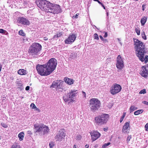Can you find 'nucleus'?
Returning <instances> with one entry per match:
<instances>
[{
    "label": "nucleus",
    "instance_id": "f257e3e1",
    "mask_svg": "<svg viewBox=\"0 0 148 148\" xmlns=\"http://www.w3.org/2000/svg\"><path fill=\"white\" fill-rule=\"evenodd\" d=\"M134 39L137 56L142 62H145V64L147 63L148 62V56L146 55L144 57L145 54L146 53L145 45L138 39L134 38Z\"/></svg>",
    "mask_w": 148,
    "mask_h": 148
},
{
    "label": "nucleus",
    "instance_id": "f03ea898",
    "mask_svg": "<svg viewBox=\"0 0 148 148\" xmlns=\"http://www.w3.org/2000/svg\"><path fill=\"white\" fill-rule=\"evenodd\" d=\"M36 69L38 73L42 76H47L51 73L45 64L37 65Z\"/></svg>",
    "mask_w": 148,
    "mask_h": 148
},
{
    "label": "nucleus",
    "instance_id": "7ed1b4c3",
    "mask_svg": "<svg viewBox=\"0 0 148 148\" xmlns=\"http://www.w3.org/2000/svg\"><path fill=\"white\" fill-rule=\"evenodd\" d=\"M89 106L90 110L93 112L97 110L100 107V101L97 99L92 98L89 101Z\"/></svg>",
    "mask_w": 148,
    "mask_h": 148
},
{
    "label": "nucleus",
    "instance_id": "20e7f679",
    "mask_svg": "<svg viewBox=\"0 0 148 148\" xmlns=\"http://www.w3.org/2000/svg\"><path fill=\"white\" fill-rule=\"evenodd\" d=\"M42 46L40 44L34 42L29 47L28 52L32 55H37L42 49Z\"/></svg>",
    "mask_w": 148,
    "mask_h": 148
},
{
    "label": "nucleus",
    "instance_id": "39448f33",
    "mask_svg": "<svg viewBox=\"0 0 148 148\" xmlns=\"http://www.w3.org/2000/svg\"><path fill=\"white\" fill-rule=\"evenodd\" d=\"M109 115L106 114H102L95 117V123L98 125H103L106 123L108 120Z\"/></svg>",
    "mask_w": 148,
    "mask_h": 148
},
{
    "label": "nucleus",
    "instance_id": "423d86ee",
    "mask_svg": "<svg viewBox=\"0 0 148 148\" xmlns=\"http://www.w3.org/2000/svg\"><path fill=\"white\" fill-rule=\"evenodd\" d=\"M35 130V133H39L43 130V134H47L49 131V129L47 126L42 124L40 125L37 123L34 125Z\"/></svg>",
    "mask_w": 148,
    "mask_h": 148
},
{
    "label": "nucleus",
    "instance_id": "0eeeda50",
    "mask_svg": "<svg viewBox=\"0 0 148 148\" xmlns=\"http://www.w3.org/2000/svg\"><path fill=\"white\" fill-rule=\"evenodd\" d=\"M37 6L41 10L44 11L45 7H52L53 3L46 0H38L36 1Z\"/></svg>",
    "mask_w": 148,
    "mask_h": 148
},
{
    "label": "nucleus",
    "instance_id": "6e6552de",
    "mask_svg": "<svg viewBox=\"0 0 148 148\" xmlns=\"http://www.w3.org/2000/svg\"><path fill=\"white\" fill-rule=\"evenodd\" d=\"M57 64V62L56 59L55 58H51L45 64L51 73L56 69Z\"/></svg>",
    "mask_w": 148,
    "mask_h": 148
},
{
    "label": "nucleus",
    "instance_id": "1a4fd4ad",
    "mask_svg": "<svg viewBox=\"0 0 148 148\" xmlns=\"http://www.w3.org/2000/svg\"><path fill=\"white\" fill-rule=\"evenodd\" d=\"M64 129H61L56 134L55 137L56 142H61L64 141L66 134L64 131Z\"/></svg>",
    "mask_w": 148,
    "mask_h": 148
},
{
    "label": "nucleus",
    "instance_id": "9d476101",
    "mask_svg": "<svg viewBox=\"0 0 148 148\" xmlns=\"http://www.w3.org/2000/svg\"><path fill=\"white\" fill-rule=\"evenodd\" d=\"M121 89L122 87L120 85L115 84L111 87L110 92L112 95H116L119 92Z\"/></svg>",
    "mask_w": 148,
    "mask_h": 148
},
{
    "label": "nucleus",
    "instance_id": "9b49d317",
    "mask_svg": "<svg viewBox=\"0 0 148 148\" xmlns=\"http://www.w3.org/2000/svg\"><path fill=\"white\" fill-rule=\"evenodd\" d=\"M116 66L117 68L119 70H121L124 66L123 61L120 55L118 56L116 58Z\"/></svg>",
    "mask_w": 148,
    "mask_h": 148
},
{
    "label": "nucleus",
    "instance_id": "f8f14e48",
    "mask_svg": "<svg viewBox=\"0 0 148 148\" xmlns=\"http://www.w3.org/2000/svg\"><path fill=\"white\" fill-rule=\"evenodd\" d=\"M52 7L50 11V13L55 14L59 13L60 12V8L59 5L53 4Z\"/></svg>",
    "mask_w": 148,
    "mask_h": 148
},
{
    "label": "nucleus",
    "instance_id": "ddd939ff",
    "mask_svg": "<svg viewBox=\"0 0 148 148\" xmlns=\"http://www.w3.org/2000/svg\"><path fill=\"white\" fill-rule=\"evenodd\" d=\"M76 36L75 34H72L69 36L68 38L64 40L65 44H70L73 42L75 40Z\"/></svg>",
    "mask_w": 148,
    "mask_h": 148
},
{
    "label": "nucleus",
    "instance_id": "4468645a",
    "mask_svg": "<svg viewBox=\"0 0 148 148\" xmlns=\"http://www.w3.org/2000/svg\"><path fill=\"white\" fill-rule=\"evenodd\" d=\"M91 136L92 141L93 142L98 138L100 136L101 134L98 132L93 131L90 133Z\"/></svg>",
    "mask_w": 148,
    "mask_h": 148
},
{
    "label": "nucleus",
    "instance_id": "2eb2a0df",
    "mask_svg": "<svg viewBox=\"0 0 148 148\" xmlns=\"http://www.w3.org/2000/svg\"><path fill=\"white\" fill-rule=\"evenodd\" d=\"M77 91V90H71L68 93L69 98L70 99L71 101H73V99H74L77 96L78 93Z\"/></svg>",
    "mask_w": 148,
    "mask_h": 148
},
{
    "label": "nucleus",
    "instance_id": "dca6fc26",
    "mask_svg": "<svg viewBox=\"0 0 148 148\" xmlns=\"http://www.w3.org/2000/svg\"><path fill=\"white\" fill-rule=\"evenodd\" d=\"M130 122H126L123 126L122 132L123 133L126 134L128 133V130L130 129Z\"/></svg>",
    "mask_w": 148,
    "mask_h": 148
},
{
    "label": "nucleus",
    "instance_id": "f3484780",
    "mask_svg": "<svg viewBox=\"0 0 148 148\" xmlns=\"http://www.w3.org/2000/svg\"><path fill=\"white\" fill-rule=\"evenodd\" d=\"M18 23L24 25H29L30 23L29 21L26 18L23 17H20L19 18Z\"/></svg>",
    "mask_w": 148,
    "mask_h": 148
},
{
    "label": "nucleus",
    "instance_id": "a211bd4d",
    "mask_svg": "<svg viewBox=\"0 0 148 148\" xmlns=\"http://www.w3.org/2000/svg\"><path fill=\"white\" fill-rule=\"evenodd\" d=\"M140 74L144 77H146L148 74V71L147 70L146 66H143L142 67V69L140 71Z\"/></svg>",
    "mask_w": 148,
    "mask_h": 148
},
{
    "label": "nucleus",
    "instance_id": "6ab92c4d",
    "mask_svg": "<svg viewBox=\"0 0 148 148\" xmlns=\"http://www.w3.org/2000/svg\"><path fill=\"white\" fill-rule=\"evenodd\" d=\"M64 80L66 83L69 85L72 84L74 82V80L72 79H70L66 77H65Z\"/></svg>",
    "mask_w": 148,
    "mask_h": 148
},
{
    "label": "nucleus",
    "instance_id": "aec40b11",
    "mask_svg": "<svg viewBox=\"0 0 148 148\" xmlns=\"http://www.w3.org/2000/svg\"><path fill=\"white\" fill-rule=\"evenodd\" d=\"M26 70L24 69H20L18 71V73L21 75H25L26 73Z\"/></svg>",
    "mask_w": 148,
    "mask_h": 148
},
{
    "label": "nucleus",
    "instance_id": "412c9836",
    "mask_svg": "<svg viewBox=\"0 0 148 148\" xmlns=\"http://www.w3.org/2000/svg\"><path fill=\"white\" fill-rule=\"evenodd\" d=\"M24 136V133L23 132H21L18 134V137L20 141H22L23 140Z\"/></svg>",
    "mask_w": 148,
    "mask_h": 148
},
{
    "label": "nucleus",
    "instance_id": "4be33fe9",
    "mask_svg": "<svg viewBox=\"0 0 148 148\" xmlns=\"http://www.w3.org/2000/svg\"><path fill=\"white\" fill-rule=\"evenodd\" d=\"M60 82V80H57L56 81H54L51 86V88L57 87L58 84Z\"/></svg>",
    "mask_w": 148,
    "mask_h": 148
},
{
    "label": "nucleus",
    "instance_id": "5701e85b",
    "mask_svg": "<svg viewBox=\"0 0 148 148\" xmlns=\"http://www.w3.org/2000/svg\"><path fill=\"white\" fill-rule=\"evenodd\" d=\"M147 19V16H144L142 18L140 21V23L142 25H143L146 23Z\"/></svg>",
    "mask_w": 148,
    "mask_h": 148
},
{
    "label": "nucleus",
    "instance_id": "b1692460",
    "mask_svg": "<svg viewBox=\"0 0 148 148\" xmlns=\"http://www.w3.org/2000/svg\"><path fill=\"white\" fill-rule=\"evenodd\" d=\"M62 82H61V80H60V82H59L56 88V89H63V88L62 87Z\"/></svg>",
    "mask_w": 148,
    "mask_h": 148
},
{
    "label": "nucleus",
    "instance_id": "393cba45",
    "mask_svg": "<svg viewBox=\"0 0 148 148\" xmlns=\"http://www.w3.org/2000/svg\"><path fill=\"white\" fill-rule=\"evenodd\" d=\"M143 112V110H139L135 111L134 112V114L135 115H137L142 113Z\"/></svg>",
    "mask_w": 148,
    "mask_h": 148
},
{
    "label": "nucleus",
    "instance_id": "a878e982",
    "mask_svg": "<svg viewBox=\"0 0 148 148\" xmlns=\"http://www.w3.org/2000/svg\"><path fill=\"white\" fill-rule=\"evenodd\" d=\"M137 109V108L135 107L134 106H131L130 108V112H132L134 110Z\"/></svg>",
    "mask_w": 148,
    "mask_h": 148
},
{
    "label": "nucleus",
    "instance_id": "bb28decb",
    "mask_svg": "<svg viewBox=\"0 0 148 148\" xmlns=\"http://www.w3.org/2000/svg\"><path fill=\"white\" fill-rule=\"evenodd\" d=\"M63 99L65 101V102H68L70 100V99L69 98V97L67 96H65L63 97Z\"/></svg>",
    "mask_w": 148,
    "mask_h": 148
},
{
    "label": "nucleus",
    "instance_id": "cd10ccee",
    "mask_svg": "<svg viewBox=\"0 0 148 148\" xmlns=\"http://www.w3.org/2000/svg\"><path fill=\"white\" fill-rule=\"evenodd\" d=\"M52 7H45L44 11L47 12H50V10L51 9Z\"/></svg>",
    "mask_w": 148,
    "mask_h": 148
},
{
    "label": "nucleus",
    "instance_id": "c85d7f7f",
    "mask_svg": "<svg viewBox=\"0 0 148 148\" xmlns=\"http://www.w3.org/2000/svg\"><path fill=\"white\" fill-rule=\"evenodd\" d=\"M11 148H21V147L19 145L17 144H15L12 146Z\"/></svg>",
    "mask_w": 148,
    "mask_h": 148
},
{
    "label": "nucleus",
    "instance_id": "c756f323",
    "mask_svg": "<svg viewBox=\"0 0 148 148\" xmlns=\"http://www.w3.org/2000/svg\"><path fill=\"white\" fill-rule=\"evenodd\" d=\"M18 34L20 35L23 36H25V34L22 30H20L18 32Z\"/></svg>",
    "mask_w": 148,
    "mask_h": 148
},
{
    "label": "nucleus",
    "instance_id": "7c9ffc66",
    "mask_svg": "<svg viewBox=\"0 0 148 148\" xmlns=\"http://www.w3.org/2000/svg\"><path fill=\"white\" fill-rule=\"evenodd\" d=\"M135 31L138 35H140V31L139 28L137 27L135 29Z\"/></svg>",
    "mask_w": 148,
    "mask_h": 148
},
{
    "label": "nucleus",
    "instance_id": "2f4dec72",
    "mask_svg": "<svg viewBox=\"0 0 148 148\" xmlns=\"http://www.w3.org/2000/svg\"><path fill=\"white\" fill-rule=\"evenodd\" d=\"M141 35L142 36V37L143 39L145 40L147 39L146 36L144 32H143L142 33Z\"/></svg>",
    "mask_w": 148,
    "mask_h": 148
},
{
    "label": "nucleus",
    "instance_id": "473e14b6",
    "mask_svg": "<svg viewBox=\"0 0 148 148\" xmlns=\"http://www.w3.org/2000/svg\"><path fill=\"white\" fill-rule=\"evenodd\" d=\"M63 34L62 32H59L58 33H57V38H59L60 37H61Z\"/></svg>",
    "mask_w": 148,
    "mask_h": 148
},
{
    "label": "nucleus",
    "instance_id": "72a5a7b5",
    "mask_svg": "<svg viewBox=\"0 0 148 148\" xmlns=\"http://www.w3.org/2000/svg\"><path fill=\"white\" fill-rule=\"evenodd\" d=\"M54 143L53 142H50L49 144V146L50 148H52L54 146Z\"/></svg>",
    "mask_w": 148,
    "mask_h": 148
},
{
    "label": "nucleus",
    "instance_id": "f704fd0d",
    "mask_svg": "<svg viewBox=\"0 0 148 148\" xmlns=\"http://www.w3.org/2000/svg\"><path fill=\"white\" fill-rule=\"evenodd\" d=\"M1 126L4 128H6L8 127V126L7 125L4 123H1Z\"/></svg>",
    "mask_w": 148,
    "mask_h": 148
},
{
    "label": "nucleus",
    "instance_id": "c9c22d12",
    "mask_svg": "<svg viewBox=\"0 0 148 148\" xmlns=\"http://www.w3.org/2000/svg\"><path fill=\"white\" fill-rule=\"evenodd\" d=\"M110 142H108L107 143H105L102 146V147L103 148H105L107 146H108L110 145Z\"/></svg>",
    "mask_w": 148,
    "mask_h": 148
},
{
    "label": "nucleus",
    "instance_id": "e433bc0d",
    "mask_svg": "<svg viewBox=\"0 0 148 148\" xmlns=\"http://www.w3.org/2000/svg\"><path fill=\"white\" fill-rule=\"evenodd\" d=\"M94 38L95 39L98 40L99 39L98 35L97 34H94Z\"/></svg>",
    "mask_w": 148,
    "mask_h": 148
},
{
    "label": "nucleus",
    "instance_id": "4c0bfd02",
    "mask_svg": "<svg viewBox=\"0 0 148 148\" xmlns=\"http://www.w3.org/2000/svg\"><path fill=\"white\" fill-rule=\"evenodd\" d=\"M146 90L145 89H143L142 90H141L140 92L139 93L140 94H145L146 93Z\"/></svg>",
    "mask_w": 148,
    "mask_h": 148
},
{
    "label": "nucleus",
    "instance_id": "58836bf2",
    "mask_svg": "<svg viewBox=\"0 0 148 148\" xmlns=\"http://www.w3.org/2000/svg\"><path fill=\"white\" fill-rule=\"evenodd\" d=\"M131 138H132V136H131V135L129 136H127V143H128L129 142L130 139Z\"/></svg>",
    "mask_w": 148,
    "mask_h": 148
},
{
    "label": "nucleus",
    "instance_id": "ea45409f",
    "mask_svg": "<svg viewBox=\"0 0 148 148\" xmlns=\"http://www.w3.org/2000/svg\"><path fill=\"white\" fill-rule=\"evenodd\" d=\"M6 31L3 29H0V33L5 34Z\"/></svg>",
    "mask_w": 148,
    "mask_h": 148
},
{
    "label": "nucleus",
    "instance_id": "a19ab883",
    "mask_svg": "<svg viewBox=\"0 0 148 148\" xmlns=\"http://www.w3.org/2000/svg\"><path fill=\"white\" fill-rule=\"evenodd\" d=\"M82 136L81 135H77L76 137V139L78 140H80L81 139Z\"/></svg>",
    "mask_w": 148,
    "mask_h": 148
},
{
    "label": "nucleus",
    "instance_id": "79ce46f5",
    "mask_svg": "<svg viewBox=\"0 0 148 148\" xmlns=\"http://www.w3.org/2000/svg\"><path fill=\"white\" fill-rule=\"evenodd\" d=\"M31 107H32V109L35 108H36V106H35V105L34 103H32L30 105Z\"/></svg>",
    "mask_w": 148,
    "mask_h": 148
},
{
    "label": "nucleus",
    "instance_id": "37998d69",
    "mask_svg": "<svg viewBox=\"0 0 148 148\" xmlns=\"http://www.w3.org/2000/svg\"><path fill=\"white\" fill-rule=\"evenodd\" d=\"M145 128L146 131H148V123L145 125Z\"/></svg>",
    "mask_w": 148,
    "mask_h": 148
},
{
    "label": "nucleus",
    "instance_id": "c03bdc74",
    "mask_svg": "<svg viewBox=\"0 0 148 148\" xmlns=\"http://www.w3.org/2000/svg\"><path fill=\"white\" fill-rule=\"evenodd\" d=\"M145 6H146V5H145V4H143L142 5V8H143V9H142V10H143V11H144L145 8Z\"/></svg>",
    "mask_w": 148,
    "mask_h": 148
},
{
    "label": "nucleus",
    "instance_id": "a18cd8bd",
    "mask_svg": "<svg viewBox=\"0 0 148 148\" xmlns=\"http://www.w3.org/2000/svg\"><path fill=\"white\" fill-rule=\"evenodd\" d=\"M79 15V13H77L76 14L75 16H73V17H74V18H78V15Z\"/></svg>",
    "mask_w": 148,
    "mask_h": 148
},
{
    "label": "nucleus",
    "instance_id": "49530a36",
    "mask_svg": "<svg viewBox=\"0 0 148 148\" xmlns=\"http://www.w3.org/2000/svg\"><path fill=\"white\" fill-rule=\"evenodd\" d=\"M143 103L145 104L148 105V102L146 101H143Z\"/></svg>",
    "mask_w": 148,
    "mask_h": 148
},
{
    "label": "nucleus",
    "instance_id": "de8ad7c7",
    "mask_svg": "<svg viewBox=\"0 0 148 148\" xmlns=\"http://www.w3.org/2000/svg\"><path fill=\"white\" fill-rule=\"evenodd\" d=\"M124 118L123 117H122V116L121 117L120 119V122L121 123L122 122V121H123Z\"/></svg>",
    "mask_w": 148,
    "mask_h": 148
},
{
    "label": "nucleus",
    "instance_id": "09e8293b",
    "mask_svg": "<svg viewBox=\"0 0 148 148\" xmlns=\"http://www.w3.org/2000/svg\"><path fill=\"white\" fill-rule=\"evenodd\" d=\"M82 93L83 94L84 97L86 98V93L84 92L83 91H82Z\"/></svg>",
    "mask_w": 148,
    "mask_h": 148
},
{
    "label": "nucleus",
    "instance_id": "8fccbe9b",
    "mask_svg": "<svg viewBox=\"0 0 148 148\" xmlns=\"http://www.w3.org/2000/svg\"><path fill=\"white\" fill-rule=\"evenodd\" d=\"M27 133L28 134H32V133L31 132V131L30 130L28 131L27 132Z\"/></svg>",
    "mask_w": 148,
    "mask_h": 148
},
{
    "label": "nucleus",
    "instance_id": "3c124183",
    "mask_svg": "<svg viewBox=\"0 0 148 148\" xmlns=\"http://www.w3.org/2000/svg\"><path fill=\"white\" fill-rule=\"evenodd\" d=\"M29 88H30L29 86H27L26 87L25 90H29Z\"/></svg>",
    "mask_w": 148,
    "mask_h": 148
},
{
    "label": "nucleus",
    "instance_id": "603ef678",
    "mask_svg": "<svg viewBox=\"0 0 148 148\" xmlns=\"http://www.w3.org/2000/svg\"><path fill=\"white\" fill-rule=\"evenodd\" d=\"M108 34L107 32H105V34L103 36L104 38L106 37L107 36Z\"/></svg>",
    "mask_w": 148,
    "mask_h": 148
},
{
    "label": "nucleus",
    "instance_id": "864d4df0",
    "mask_svg": "<svg viewBox=\"0 0 148 148\" xmlns=\"http://www.w3.org/2000/svg\"><path fill=\"white\" fill-rule=\"evenodd\" d=\"M125 115H126V113L125 112H124L123 113V115H122V116L124 118L125 116Z\"/></svg>",
    "mask_w": 148,
    "mask_h": 148
},
{
    "label": "nucleus",
    "instance_id": "5fc2aeb1",
    "mask_svg": "<svg viewBox=\"0 0 148 148\" xmlns=\"http://www.w3.org/2000/svg\"><path fill=\"white\" fill-rule=\"evenodd\" d=\"M43 40H48V38H47L46 37H45L43 38Z\"/></svg>",
    "mask_w": 148,
    "mask_h": 148
},
{
    "label": "nucleus",
    "instance_id": "6e6d98bb",
    "mask_svg": "<svg viewBox=\"0 0 148 148\" xmlns=\"http://www.w3.org/2000/svg\"><path fill=\"white\" fill-rule=\"evenodd\" d=\"M103 41L104 42H108L107 40L106 39H104V40H103Z\"/></svg>",
    "mask_w": 148,
    "mask_h": 148
},
{
    "label": "nucleus",
    "instance_id": "4d7b16f0",
    "mask_svg": "<svg viewBox=\"0 0 148 148\" xmlns=\"http://www.w3.org/2000/svg\"><path fill=\"white\" fill-rule=\"evenodd\" d=\"M97 2H98L101 5L102 4V3H101L98 0V1H97Z\"/></svg>",
    "mask_w": 148,
    "mask_h": 148
},
{
    "label": "nucleus",
    "instance_id": "13d9d810",
    "mask_svg": "<svg viewBox=\"0 0 148 148\" xmlns=\"http://www.w3.org/2000/svg\"><path fill=\"white\" fill-rule=\"evenodd\" d=\"M89 146L88 145H86L85 146V147L86 148H88Z\"/></svg>",
    "mask_w": 148,
    "mask_h": 148
},
{
    "label": "nucleus",
    "instance_id": "bf43d9fd",
    "mask_svg": "<svg viewBox=\"0 0 148 148\" xmlns=\"http://www.w3.org/2000/svg\"><path fill=\"white\" fill-rule=\"evenodd\" d=\"M2 68V66L0 64V72H1Z\"/></svg>",
    "mask_w": 148,
    "mask_h": 148
},
{
    "label": "nucleus",
    "instance_id": "052dcab7",
    "mask_svg": "<svg viewBox=\"0 0 148 148\" xmlns=\"http://www.w3.org/2000/svg\"><path fill=\"white\" fill-rule=\"evenodd\" d=\"M56 37H57V35H55L53 36V39H55Z\"/></svg>",
    "mask_w": 148,
    "mask_h": 148
},
{
    "label": "nucleus",
    "instance_id": "680f3d73",
    "mask_svg": "<svg viewBox=\"0 0 148 148\" xmlns=\"http://www.w3.org/2000/svg\"><path fill=\"white\" fill-rule=\"evenodd\" d=\"M101 5L102 6V7L103 8V9H105L106 8L104 5L103 4Z\"/></svg>",
    "mask_w": 148,
    "mask_h": 148
},
{
    "label": "nucleus",
    "instance_id": "e2e57ef3",
    "mask_svg": "<svg viewBox=\"0 0 148 148\" xmlns=\"http://www.w3.org/2000/svg\"><path fill=\"white\" fill-rule=\"evenodd\" d=\"M99 37L101 39H102V38H103V37L101 35H100L99 36Z\"/></svg>",
    "mask_w": 148,
    "mask_h": 148
},
{
    "label": "nucleus",
    "instance_id": "0e129e2a",
    "mask_svg": "<svg viewBox=\"0 0 148 148\" xmlns=\"http://www.w3.org/2000/svg\"><path fill=\"white\" fill-rule=\"evenodd\" d=\"M73 148H77V146L75 145H74Z\"/></svg>",
    "mask_w": 148,
    "mask_h": 148
},
{
    "label": "nucleus",
    "instance_id": "69168bd1",
    "mask_svg": "<svg viewBox=\"0 0 148 148\" xmlns=\"http://www.w3.org/2000/svg\"><path fill=\"white\" fill-rule=\"evenodd\" d=\"M35 108L36 109V110H39V109H38V108H37V107L36 108Z\"/></svg>",
    "mask_w": 148,
    "mask_h": 148
},
{
    "label": "nucleus",
    "instance_id": "338daca9",
    "mask_svg": "<svg viewBox=\"0 0 148 148\" xmlns=\"http://www.w3.org/2000/svg\"><path fill=\"white\" fill-rule=\"evenodd\" d=\"M104 131H106V130H107L105 128H104Z\"/></svg>",
    "mask_w": 148,
    "mask_h": 148
},
{
    "label": "nucleus",
    "instance_id": "774afa93",
    "mask_svg": "<svg viewBox=\"0 0 148 148\" xmlns=\"http://www.w3.org/2000/svg\"><path fill=\"white\" fill-rule=\"evenodd\" d=\"M104 38H102V39H101L102 41H103V40H104Z\"/></svg>",
    "mask_w": 148,
    "mask_h": 148
}]
</instances>
